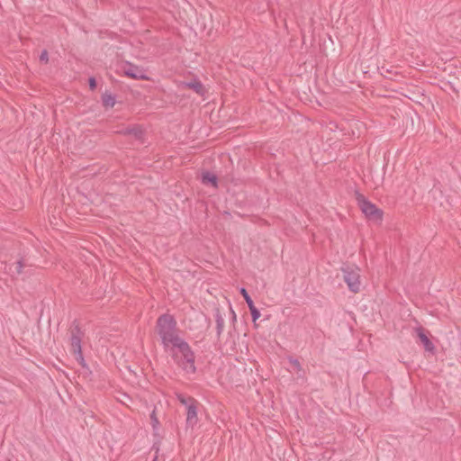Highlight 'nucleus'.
<instances>
[{"instance_id":"nucleus-1","label":"nucleus","mask_w":461,"mask_h":461,"mask_svg":"<svg viewBox=\"0 0 461 461\" xmlns=\"http://www.w3.org/2000/svg\"><path fill=\"white\" fill-rule=\"evenodd\" d=\"M156 330L166 349L173 348L184 340L177 334L176 321L170 314H162L157 320Z\"/></svg>"},{"instance_id":"nucleus-2","label":"nucleus","mask_w":461,"mask_h":461,"mask_svg":"<svg viewBox=\"0 0 461 461\" xmlns=\"http://www.w3.org/2000/svg\"><path fill=\"white\" fill-rule=\"evenodd\" d=\"M170 351L175 362L182 367L184 371L188 374L195 373L194 353L185 339L177 343Z\"/></svg>"},{"instance_id":"nucleus-3","label":"nucleus","mask_w":461,"mask_h":461,"mask_svg":"<svg viewBox=\"0 0 461 461\" xmlns=\"http://www.w3.org/2000/svg\"><path fill=\"white\" fill-rule=\"evenodd\" d=\"M355 197L358 207L368 220L374 221H382L384 212L382 210L377 208L375 203L367 200L366 196L358 191L355 192Z\"/></svg>"},{"instance_id":"nucleus-4","label":"nucleus","mask_w":461,"mask_h":461,"mask_svg":"<svg viewBox=\"0 0 461 461\" xmlns=\"http://www.w3.org/2000/svg\"><path fill=\"white\" fill-rule=\"evenodd\" d=\"M84 337V332L81 330L79 325L73 322L70 330V347L71 351L75 356L76 360L81 365L85 366V360L82 353L81 341Z\"/></svg>"},{"instance_id":"nucleus-5","label":"nucleus","mask_w":461,"mask_h":461,"mask_svg":"<svg viewBox=\"0 0 461 461\" xmlns=\"http://www.w3.org/2000/svg\"><path fill=\"white\" fill-rule=\"evenodd\" d=\"M341 271L348 289L353 293H358L361 287L360 269L355 266H346L341 268Z\"/></svg>"},{"instance_id":"nucleus-6","label":"nucleus","mask_w":461,"mask_h":461,"mask_svg":"<svg viewBox=\"0 0 461 461\" xmlns=\"http://www.w3.org/2000/svg\"><path fill=\"white\" fill-rule=\"evenodd\" d=\"M122 71L126 77L132 79H149V77L146 76L145 70L142 68L133 65L130 62H126L122 66Z\"/></svg>"},{"instance_id":"nucleus-7","label":"nucleus","mask_w":461,"mask_h":461,"mask_svg":"<svg viewBox=\"0 0 461 461\" xmlns=\"http://www.w3.org/2000/svg\"><path fill=\"white\" fill-rule=\"evenodd\" d=\"M418 338L422 343L426 351L433 353L435 351V346L429 339L425 330L422 327H419L415 330Z\"/></svg>"},{"instance_id":"nucleus-8","label":"nucleus","mask_w":461,"mask_h":461,"mask_svg":"<svg viewBox=\"0 0 461 461\" xmlns=\"http://www.w3.org/2000/svg\"><path fill=\"white\" fill-rule=\"evenodd\" d=\"M198 402L186 409V425L194 427L198 422L197 417Z\"/></svg>"},{"instance_id":"nucleus-9","label":"nucleus","mask_w":461,"mask_h":461,"mask_svg":"<svg viewBox=\"0 0 461 461\" xmlns=\"http://www.w3.org/2000/svg\"><path fill=\"white\" fill-rule=\"evenodd\" d=\"M120 134L122 135H132L138 140H141L143 138V130L141 127L138 125H134L131 127H126L117 131Z\"/></svg>"},{"instance_id":"nucleus-10","label":"nucleus","mask_w":461,"mask_h":461,"mask_svg":"<svg viewBox=\"0 0 461 461\" xmlns=\"http://www.w3.org/2000/svg\"><path fill=\"white\" fill-rule=\"evenodd\" d=\"M184 84H185V87L194 90L199 95H204V92H205L204 86L200 80L194 79L189 82H185Z\"/></svg>"},{"instance_id":"nucleus-11","label":"nucleus","mask_w":461,"mask_h":461,"mask_svg":"<svg viewBox=\"0 0 461 461\" xmlns=\"http://www.w3.org/2000/svg\"><path fill=\"white\" fill-rule=\"evenodd\" d=\"M202 183L204 185L211 184L212 186L217 187V176L210 172H204L202 175Z\"/></svg>"},{"instance_id":"nucleus-12","label":"nucleus","mask_w":461,"mask_h":461,"mask_svg":"<svg viewBox=\"0 0 461 461\" xmlns=\"http://www.w3.org/2000/svg\"><path fill=\"white\" fill-rule=\"evenodd\" d=\"M215 321H216L217 336L220 337L224 329V319L219 310H216V312H215Z\"/></svg>"},{"instance_id":"nucleus-13","label":"nucleus","mask_w":461,"mask_h":461,"mask_svg":"<svg viewBox=\"0 0 461 461\" xmlns=\"http://www.w3.org/2000/svg\"><path fill=\"white\" fill-rule=\"evenodd\" d=\"M176 399L178 400V402L181 404L185 405L186 407V409L197 402L194 398H193L191 396H185L182 393H176Z\"/></svg>"},{"instance_id":"nucleus-14","label":"nucleus","mask_w":461,"mask_h":461,"mask_svg":"<svg viewBox=\"0 0 461 461\" xmlns=\"http://www.w3.org/2000/svg\"><path fill=\"white\" fill-rule=\"evenodd\" d=\"M102 102L105 107H113L115 104V97L111 94H104L102 96Z\"/></svg>"},{"instance_id":"nucleus-15","label":"nucleus","mask_w":461,"mask_h":461,"mask_svg":"<svg viewBox=\"0 0 461 461\" xmlns=\"http://www.w3.org/2000/svg\"><path fill=\"white\" fill-rule=\"evenodd\" d=\"M289 362L291 363V365L293 366L294 369L296 372L299 373V372L303 371L302 366H301L300 362L298 361V359L291 357H289Z\"/></svg>"},{"instance_id":"nucleus-16","label":"nucleus","mask_w":461,"mask_h":461,"mask_svg":"<svg viewBox=\"0 0 461 461\" xmlns=\"http://www.w3.org/2000/svg\"><path fill=\"white\" fill-rule=\"evenodd\" d=\"M150 420H151V424H152L153 429H157L159 424V421L156 416L155 410H153V411L150 414Z\"/></svg>"},{"instance_id":"nucleus-17","label":"nucleus","mask_w":461,"mask_h":461,"mask_svg":"<svg viewBox=\"0 0 461 461\" xmlns=\"http://www.w3.org/2000/svg\"><path fill=\"white\" fill-rule=\"evenodd\" d=\"M240 294L243 296L244 300L246 301L247 304H249V303L253 302L251 297L249 296L248 291L245 288H243V287L240 288Z\"/></svg>"},{"instance_id":"nucleus-18","label":"nucleus","mask_w":461,"mask_h":461,"mask_svg":"<svg viewBox=\"0 0 461 461\" xmlns=\"http://www.w3.org/2000/svg\"><path fill=\"white\" fill-rule=\"evenodd\" d=\"M40 61L42 62V63H45V64L48 63V61H49V54H48V51L46 50L41 51V53L40 55Z\"/></svg>"},{"instance_id":"nucleus-19","label":"nucleus","mask_w":461,"mask_h":461,"mask_svg":"<svg viewBox=\"0 0 461 461\" xmlns=\"http://www.w3.org/2000/svg\"><path fill=\"white\" fill-rule=\"evenodd\" d=\"M253 321H256L260 317V312L257 309L250 312Z\"/></svg>"},{"instance_id":"nucleus-20","label":"nucleus","mask_w":461,"mask_h":461,"mask_svg":"<svg viewBox=\"0 0 461 461\" xmlns=\"http://www.w3.org/2000/svg\"><path fill=\"white\" fill-rule=\"evenodd\" d=\"M89 87L91 90H94L96 87V81L94 77L89 78Z\"/></svg>"},{"instance_id":"nucleus-21","label":"nucleus","mask_w":461,"mask_h":461,"mask_svg":"<svg viewBox=\"0 0 461 461\" xmlns=\"http://www.w3.org/2000/svg\"><path fill=\"white\" fill-rule=\"evenodd\" d=\"M248 307H249V309L250 312L258 309V308L254 305V303H253V302H252V303H249Z\"/></svg>"},{"instance_id":"nucleus-22","label":"nucleus","mask_w":461,"mask_h":461,"mask_svg":"<svg viewBox=\"0 0 461 461\" xmlns=\"http://www.w3.org/2000/svg\"><path fill=\"white\" fill-rule=\"evenodd\" d=\"M23 264L21 261L17 263V271L20 273L22 271Z\"/></svg>"},{"instance_id":"nucleus-23","label":"nucleus","mask_w":461,"mask_h":461,"mask_svg":"<svg viewBox=\"0 0 461 461\" xmlns=\"http://www.w3.org/2000/svg\"><path fill=\"white\" fill-rule=\"evenodd\" d=\"M230 312H231V314H232V319H233V321H236V314H235V312H234L232 309H230Z\"/></svg>"}]
</instances>
